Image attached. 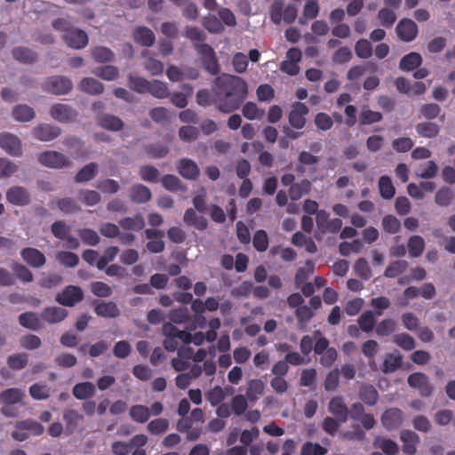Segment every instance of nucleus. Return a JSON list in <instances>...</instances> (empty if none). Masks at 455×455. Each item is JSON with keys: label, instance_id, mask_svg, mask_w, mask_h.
<instances>
[{"label": "nucleus", "instance_id": "nucleus-10", "mask_svg": "<svg viewBox=\"0 0 455 455\" xmlns=\"http://www.w3.org/2000/svg\"><path fill=\"white\" fill-rule=\"evenodd\" d=\"M50 115L58 122L69 123L76 119L77 113L67 104L57 103L51 107Z\"/></svg>", "mask_w": 455, "mask_h": 455}, {"label": "nucleus", "instance_id": "nucleus-36", "mask_svg": "<svg viewBox=\"0 0 455 455\" xmlns=\"http://www.w3.org/2000/svg\"><path fill=\"white\" fill-rule=\"evenodd\" d=\"M13 58L22 63L31 64L36 60V53L27 47H14L12 51Z\"/></svg>", "mask_w": 455, "mask_h": 455}, {"label": "nucleus", "instance_id": "nucleus-21", "mask_svg": "<svg viewBox=\"0 0 455 455\" xmlns=\"http://www.w3.org/2000/svg\"><path fill=\"white\" fill-rule=\"evenodd\" d=\"M134 41L145 47H150L156 41L154 32L147 27H137L133 30Z\"/></svg>", "mask_w": 455, "mask_h": 455}, {"label": "nucleus", "instance_id": "nucleus-24", "mask_svg": "<svg viewBox=\"0 0 455 455\" xmlns=\"http://www.w3.org/2000/svg\"><path fill=\"white\" fill-rule=\"evenodd\" d=\"M68 310L60 307H45L41 316L43 320L49 323H57L63 321L68 316Z\"/></svg>", "mask_w": 455, "mask_h": 455}, {"label": "nucleus", "instance_id": "nucleus-54", "mask_svg": "<svg viewBox=\"0 0 455 455\" xmlns=\"http://www.w3.org/2000/svg\"><path fill=\"white\" fill-rule=\"evenodd\" d=\"M118 68L111 65L98 67L93 70L96 76L107 81L115 80L118 76Z\"/></svg>", "mask_w": 455, "mask_h": 455}, {"label": "nucleus", "instance_id": "nucleus-61", "mask_svg": "<svg viewBox=\"0 0 455 455\" xmlns=\"http://www.w3.org/2000/svg\"><path fill=\"white\" fill-rule=\"evenodd\" d=\"M355 52L358 58L368 59L372 55V45L366 39H359L355 43Z\"/></svg>", "mask_w": 455, "mask_h": 455}, {"label": "nucleus", "instance_id": "nucleus-11", "mask_svg": "<svg viewBox=\"0 0 455 455\" xmlns=\"http://www.w3.org/2000/svg\"><path fill=\"white\" fill-rule=\"evenodd\" d=\"M408 384L412 388L418 389L422 396H429L433 387L429 383L428 377L421 372H414L409 375Z\"/></svg>", "mask_w": 455, "mask_h": 455}, {"label": "nucleus", "instance_id": "nucleus-40", "mask_svg": "<svg viewBox=\"0 0 455 455\" xmlns=\"http://www.w3.org/2000/svg\"><path fill=\"white\" fill-rule=\"evenodd\" d=\"M379 190L380 196L384 199L390 200L395 195V188L392 180L387 175H383L379 180Z\"/></svg>", "mask_w": 455, "mask_h": 455}, {"label": "nucleus", "instance_id": "nucleus-34", "mask_svg": "<svg viewBox=\"0 0 455 455\" xmlns=\"http://www.w3.org/2000/svg\"><path fill=\"white\" fill-rule=\"evenodd\" d=\"M455 198L454 191L449 187H441L435 193V202L441 207L450 206Z\"/></svg>", "mask_w": 455, "mask_h": 455}, {"label": "nucleus", "instance_id": "nucleus-13", "mask_svg": "<svg viewBox=\"0 0 455 455\" xmlns=\"http://www.w3.org/2000/svg\"><path fill=\"white\" fill-rule=\"evenodd\" d=\"M0 147L12 156H20L22 154L20 139L11 133H3L0 135Z\"/></svg>", "mask_w": 455, "mask_h": 455}, {"label": "nucleus", "instance_id": "nucleus-39", "mask_svg": "<svg viewBox=\"0 0 455 455\" xmlns=\"http://www.w3.org/2000/svg\"><path fill=\"white\" fill-rule=\"evenodd\" d=\"M383 119L380 112L373 111L368 106H364L359 115V123L361 125H370L379 123Z\"/></svg>", "mask_w": 455, "mask_h": 455}, {"label": "nucleus", "instance_id": "nucleus-15", "mask_svg": "<svg viewBox=\"0 0 455 455\" xmlns=\"http://www.w3.org/2000/svg\"><path fill=\"white\" fill-rule=\"evenodd\" d=\"M6 199L13 205L25 206L30 203V195L25 188L14 186L7 190Z\"/></svg>", "mask_w": 455, "mask_h": 455}, {"label": "nucleus", "instance_id": "nucleus-42", "mask_svg": "<svg viewBox=\"0 0 455 455\" xmlns=\"http://www.w3.org/2000/svg\"><path fill=\"white\" fill-rule=\"evenodd\" d=\"M119 226L127 230H141L145 227V221L140 214L134 217H126L119 220Z\"/></svg>", "mask_w": 455, "mask_h": 455}, {"label": "nucleus", "instance_id": "nucleus-16", "mask_svg": "<svg viewBox=\"0 0 455 455\" xmlns=\"http://www.w3.org/2000/svg\"><path fill=\"white\" fill-rule=\"evenodd\" d=\"M20 256L22 259L30 267L39 268L46 262L44 254L38 249L27 247L21 250Z\"/></svg>", "mask_w": 455, "mask_h": 455}, {"label": "nucleus", "instance_id": "nucleus-57", "mask_svg": "<svg viewBox=\"0 0 455 455\" xmlns=\"http://www.w3.org/2000/svg\"><path fill=\"white\" fill-rule=\"evenodd\" d=\"M119 252V248L116 246L108 247L103 255L98 259L96 266L98 269L102 270L106 268L107 265L113 261Z\"/></svg>", "mask_w": 455, "mask_h": 455}, {"label": "nucleus", "instance_id": "nucleus-62", "mask_svg": "<svg viewBox=\"0 0 455 455\" xmlns=\"http://www.w3.org/2000/svg\"><path fill=\"white\" fill-rule=\"evenodd\" d=\"M78 235L84 243L90 246H96L100 241L98 233L92 228L80 229Z\"/></svg>", "mask_w": 455, "mask_h": 455}, {"label": "nucleus", "instance_id": "nucleus-26", "mask_svg": "<svg viewBox=\"0 0 455 455\" xmlns=\"http://www.w3.org/2000/svg\"><path fill=\"white\" fill-rule=\"evenodd\" d=\"M359 398L369 406H374L379 401V393L371 384L363 383L358 391Z\"/></svg>", "mask_w": 455, "mask_h": 455}, {"label": "nucleus", "instance_id": "nucleus-9", "mask_svg": "<svg viewBox=\"0 0 455 455\" xmlns=\"http://www.w3.org/2000/svg\"><path fill=\"white\" fill-rule=\"evenodd\" d=\"M309 113L308 108L302 102H295L291 106L288 120L291 127L300 130L306 124V116Z\"/></svg>", "mask_w": 455, "mask_h": 455}, {"label": "nucleus", "instance_id": "nucleus-48", "mask_svg": "<svg viewBox=\"0 0 455 455\" xmlns=\"http://www.w3.org/2000/svg\"><path fill=\"white\" fill-rule=\"evenodd\" d=\"M12 116L17 121L28 122L35 117V111L28 105H18L12 109Z\"/></svg>", "mask_w": 455, "mask_h": 455}, {"label": "nucleus", "instance_id": "nucleus-64", "mask_svg": "<svg viewBox=\"0 0 455 455\" xmlns=\"http://www.w3.org/2000/svg\"><path fill=\"white\" fill-rule=\"evenodd\" d=\"M327 449L319 443L306 442L300 451V455H325Z\"/></svg>", "mask_w": 455, "mask_h": 455}, {"label": "nucleus", "instance_id": "nucleus-50", "mask_svg": "<svg viewBox=\"0 0 455 455\" xmlns=\"http://www.w3.org/2000/svg\"><path fill=\"white\" fill-rule=\"evenodd\" d=\"M409 267V264L404 259H399L391 262L384 272V275L388 278H395L403 274Z\"/></svg>", "mask_w": 455, "mask_h": 455}, {"label": "nucleus", "instance_id": "nucleus-45", "mask_svg": "<svg viewBox=\"0 0 455 455\" xmlns=\"http://www.w3.org/2000/svg\"><path fill=\"white\" fill-rule=\"evenodd\" d=\"M147 92L150 93L156 99H165L170 95L167 84L158 80H153L152 82H149L148 90Z\"/></svg>", "mask_w": 455, "mask_h": 455}, {"label": "nucleus", "instance_id": "nucleus-20", "mask_svg": "<svg viewBox=\"0 0 455 455\" xmlns=\"http://www.w3.org/2000/svg\"><path fill=\"white\" fill-rule=\"evenodd\" d=\"M179 173L185 179L194 180L199 176V168L191 159L182 158L178 164Z\"/></svg>", "mask_w": 455, "mask_h": 455}, {"label": "nucleus", "instance_id": "nucleus-18", "mask_svg": "<svg viewBox=\"0 0 455 455\" xmlns=\"http://www.w3.org/2000/svg\"><path fill=\"white\" fill-rule=\"evenodd\" d=\"M60 129L58 126L49 124H41L33 129V136L42 141H50L60 134Z\"/></svg>", "mask_w": 455, "mask_h": 455}, {"label": "nucleus", "instance_id": "nucleus-2", "mask_svg": "<svg viewBox=\"0 0 455 455\" xmlns=\"http://www.w3.org/2000/svg\"><path fill=\"white\" fill-rule=\"evenodd\" d=\"M194 48L200 56L204 69L210 75H217L220 65L213 48L206 43H195Z\"/></svg>", "mask_w": 455, "mask_h": 455}, {"label": "nucleus", "instance_id": "nucleus-43", "mask_svg": "<svg viewBox=\"0 0 455 455\" xmlns=\"http://www.w3.org/2000/svg\"><path fill=\"white\" fill-rule=\"evenodd\" d=\"M98 164L96 163H90L84 165L76 175L75 180L77 183L87 182L92 180L97 174Z\"/></svg>", "mask_w": 455, "mask_h": 455}, {"label": "nucleus", "instance_id": "nucleus-28", "mask_svg": "<svg viewBox=\"0 0 455 455\" xmlns=\"http://www.w3.org/2000/svg\"><path fill=\"white\" fill-rule=\"evenodd\" d=\"M97 123L100 127L113 132L121 131L124 127V123L119 117L108 114L100 115Z\"/></svg>", "mask_w": 455, "mask_h": 455}, {"label": "nucleus", "instance_id": "nucleus-14", "mask_svg": "<svg viewBox=\"0 0 455 455\" xmlns=\"http://www.w3.org/2000/svg\"><path fill=\"white\" fill-rule=\"evenodd\" d=\"M328 411L341 423H345L348 419V408L342 396L332 397L328 403Z\"/></svg>", "mask_w": 455, "mask_h": 455}, {"label": "nucleus", "instance_id": "nucleus-4", "mask_svg": "<svg viewBox=\"0 0 455 455\" xmlns=\"http://www.w3.org/2000/svg\"><path fill=\"white\" fill-rule=\"evenodd\" d=\"M73 88L72 81L64 76H52L48 77L43 84V89L55 95L68 93Z\"/></svg>", "mask_w": 455, "mask_h": 455}, {"label": "nucleus", "instance_id": "nucleus-12", "mask_svg": "<svg viewBox=\"0 0 455 455\" xmlns=\"http://www.w3.org/2000/svg\"><path fill=\"white\" fill-rule=\"evenodd\" d=\"M67 45L73 49H83L88 44L87 34L79 28H74L62 36Z\"/></svg>", "mask_w": 455, "mask_h": 455}, {"label": "nucleus", "instance_id": "nucleus-56", "mask_svg": "<svg viewBox=\"0 0 455 455\" xmlns=\"http://www.w3.org/2000/svg\"><path fill=\"white\" fill-rule=\"evenodd\" d=\"M242 113L249 120L260 119L264 116V110L259 109L252 101H248L243 106Z\"/></svg>", "mask_w": 455, "mask_h": 455}, {"label": "nucleus", "instance_id": "nucleus-52", "mask_svg": "<svg viewBox=\"0 0 455 455\" xmlns=\"http://www.w3.org/2000/svg\"><path fill=\"white\" fill-rule=\"evenodd\" d=\"M149 82L145 78L130 74L128 76V85L131 90L138 93H145L148 90Z\"/></svg>", "mask_w": 455, "mask_h": 455}, {"label": "nucleus", "instance_id": "nucleus-31", "mask_svg": "<svg viewBox=\"0 0 455 455\" xmlns=\"http://www.w3.org/2000/svg\"><path fill=\"white\" fill-rule=\"evenodd\" d=\"M129 416L132 421L144 424L150 419V411L146 405L135 404L130 407Z\"/></svg>", "mask_w": 455, "mask_h": 455}, {"label": "nucleus", "instance_id": "nucleus-6", "mask_svg": "<svg viewBox=\"0 0 455 455\" xmlns=\"http://www.w3.org/2000/svg\"><path fill=\"white\" fill-rule=\"evenodd\" d=\"M84 299V293L79 286L68 285L56 295L55 300L64 307H74Z\"/></svg>", "mask_w": 455, "mask_h": 455}, {"label": "nucleus", "instance_id": "nucleus-27", "mask_svg": "<svg viewBox=\"0 0 455 455\" xmlns=\"http://www.w3.org/2000/svg\"><path fill=\"white\" fill-rule=\"evenodd\" d=\"M78 88L81 92L91 95H99L104 91L103 84L92 77L83 78L79 83Z\"/></svg>", "mask_w": 455, "mask_h": 455}, {"label": "nucleus", "instance_id": "nucleus-49", "mask_svg": "<svg viewBox=\"0 0 455 455\" xmlns=\"http://www.w3.org/2000/svg\"><path fill=\"white\" fill-rule=\"evenodd\" d=\"M23 396V392L19 388H8L0 394L1 401L10 405L20 403Z\"/></svg>", "mask_w": 455, "mask_h": 455}, {"label": "nucleus", "instance_id": "nucleus-46", "mask_svg": "<svg viewBox=\"0 0 455 455\" xmlns=\"http://www.w3.org/2000/svg\"><path fill=\"white\" fill-rule=\"evenodd\" d=\"M169 425L168 419L157 418L148 423L147 430L152 435H161L168 430Z\"/></svg>", "mask_w": 455, "mask_h": 455}, {"label": "nucleus", "instance_id": "nucleus-1", "mask_svg": "<svg viewBox=\"0 0 455 455\" xmlns=\"http://www.w3.org/2000/svg\"><path fill=\"white\" fill-rule=\"evenodd\" d=\"M212 104L221 113L237 110L248 95V84L242 77L222 74L212 84Z\"/></svg>", "mask_w": 455, "mask_h": 455}, {"label": "nucleus", "instance_id": "nucleus-23", "mask_svg": "<svg viewBox=\"0 0 455 455\" xmlns=\"http://www.w3.org/2000/svg\"><path fill=\"white\" fill-rule=\"evenodd\" d=\"M94 312L98 316L104 318H116L120 315V310L114 301H101L95 305Z\"/></svg>", "mask_w": 455, "mask_h": 455}, {"label": "nucleus", "instance_id": "nucleus-29", "mask_svg": "<svg viewBox=\"0 0 455 455\" xmlns=\"http://www.w3.org/2000/svg\"><path fill=\"white\" fill-rule=\"evenodd\" d=\"M151 196L150 189L142 184H135L130 190V198L136 204H145L151 199Z\"/></svg>", "mask_w": 455, "mask_h": 455}, {"label": "nucleus", "instance_id": "nucleus-33", "mask_svg": "<svg viewBox=\"0 0 455 455\" xmlns=\"http://www.w3.org/2000/svg\"><path fill=\"white\" fill-rule=\"evenodd\" d=\"M373 445L375 448L380 449L386 455H396L399 451V446L395 441L382 436H377Z\"/></svg>", "mask_w": 455, "mask_h": 455}, {"label": "nucleus", "instance_id": "nucleus-7", "mask_svg": "<svg viewBox=\"0 0 455 455\" xmlns=\"http://www.w3.org/2000/svg\"><path fill=\"white\" fill-rule=\"evenodd\" d=\"M395 32L400 40L409 43L417 37L419 28L412 20L403 18L397 23Z\"/></svg>", "mask_w": 455, "mask_h": 455}, {"label": "nucleus", "instance_id": "nucleus-25", "mask_svg": "<svg viewBox=\"0 0 455 455\" xmlns=\"http://www.w3.org/2000/svg\"><path fill=\"white\" fill-rule=\"evenodd\" d=\"M63 420L66 423V432L73 434L84 421V416L74 409H68L63 412Z\"/></svg>", "mask_w": 455, "mask_h": 455}, {"label": "nucleus", "instance_id": "nucleus-59", "mask_svg": "<svg viewBox=\"0 0 455 455\" xmlns=\"http://www.w3.org/2000/svg\"><path fill=\"white\" fill-rule=\"evenodd\" d=\"M396 329V323L393 319L387 318L380 321L376 328V334L379 337H385L392 334Z\"/></svg>", "mask_w": 455, "mask_h": 455}, {"label": "nucleus", "instance_id": "nucleus-5", "mask_svg": "<svg viewBox=\"0 0 455 455\" xmlns=\"http://www.w3.org/2000/svg\"><path fill=\"white\" fill-rule=\"evenodd\" d=\"M38 162L46 167L61 169L71 165L70 160L57 151H44L37 156Z\"/></svg>", "mask_w": 455, "mask_h": 455}, {"label": "nucleus", "instance_id": "nucleus-47", "mask_svg": "<svg viewBox=\"0 0 455 455\" xmlns=\"http://www.w3.org/2000/svg\"><path fill=\"white\" fill-rule=\"evenodd\" d=\"M409 254L412 258L419 257L425 249V241L420 235H412L408 241Z\"/></svg>", "mask_w": 455, "mask_h": 455}, {"label": "nucleus", "instance_id": "nucleus-22", "mask_svg": "<svg viewBox=\"0 0 455 455\" xmlns=\"http://www.w3.org/2000/svg\"><path fill=\"white\" fill-rule=\"evenodd\" d=\"M312 188V183L307 179H303L299 182H295L288 189V195L291 200L298 201L303 196L309 194Z\"/></svg>", "mask_w": 455, "mask_h": 455}, {"label": "nucleus", "instance_id": "nucleus-55", "mask_svg": "<svg viewBox=\"0 0 455 455\" xmlns=\"http://www.w3.org/2000/svg\"><path fill=\"white\" fill-rule=\"evenodd\" d=\"M78 199L88 206H94L100 202V195L95 190L82 189L78 192Z\"/></svg>", "mask_w": 455, "mask_h": 455}, {"label": "nucleus", "instance_id": "nucleus-60", "mask_svg": "<svg viewBox=\"0 0 455 455\" xmlns=\"http://www.w3.org/2000/svg\"><path fill=\"white\" fill-rule=\"evenodd\" d=\"M12 270L15 276L23 283H30L34 280L32 272L20 263H13L12 265Z\"/></svg>", "mask_w": 455, "mask_h": 455}, {"label": "nucleus", "instance_id": "nucleus-17", "mask_svg": "<svg viewBox=\"0 0 455 455\" xmlns=\"http://www.w3.org/2000/svg\"><path fill=\"white\" fill-rule=\"evenodd\" d=\"M400 440L403 443V451L407 455H414L417 447L420 443L419 435L411 430H403L400 434Z\"/></svg>", "mask_w": 455, "mask_h": 455}, {"label": "nucleus", "instance_id": "nucleus-58", "mask_svg": "<svg viewBox=\"0 0 455 455\" xmlns=\"http://www.w3.org/2000/svg\"><path fill=\"white\" fill-rule=\"evenodd\" d=\"M202 24L210 33L220 34L224 30L221 21L215 15L205 16Z\"/></svg>", "mask_w": 455, "mask_h": 455}, {"label": "nucleus", "instance_id": "nucleus-8", "mask_svg": "<svg viewBox=\"0 0 455 455\" xmlns=\"http://www.w3.org/2000/svg\"><path fill=\"white\" fill-rule=\"evenodd\" d=\"M403 412L395 407L386 410L381 416V423L388 431L398 429L403 425Z\"/></svg>", "mask_w": 455, "mask_h": 455}, {"label": "nucleus", "instance_id": "nucleus-38", "mask_svg": "<svg viewBox=\"0 0 455 455\" xmlns=\"http://www.w3.org/2000/svg\"><path fill=\"white\" fill-rule=\"evenodd\" d=\"M94 61L99 63L112 62L115 60L114 52L108 47L95 46L91 50Z\"/></svg>", "mask_w": 455, "mask_h": 455}, {"label": "nucleus", "instance_id": "nucleus-37", "mask_svg": "<svg viewBox=\"0 0 455 455\" xmlns=\"http://www.w3.org/2000/svg\"><path fill=\"white\" fill-rule=\"evenodd\" d=\"M265 384L261 379H254L248 382L246 397L251 402H256L264 393Z\"/></svg>", "mask_w": 455, "mask_h": 455}, {"label": "nucleus", "instance_id": "nucleus-51", "mask_svg": "<svg viewBox=\"0 0 455 455\" xmlns=\"http://www.w3.org/2000/svg\"><path fill=\"white\" fill-rule=\"evenodd\" d=\"M402 365V355L398 354H387L382 366V371L390 373L395 371Z\"/></svg>", "mask_w": 455, "mask_h": 455}, {"label": "nucleus", "instance_id": "nucleus-44", "mask_svg": "<svg viewBox=\"0 0 455 455\" xmlns=\"http://www.w3.org/2000/svg\"><path fill=\"white\" fill-rule=\"evenodd\" d=\"M357 323L362 331L370 333L373 331L376 323L375 314L371 310L364 311L359 316Z\"/></svg>", "mask_w": 455, "mask_h": 455}, {"label": "nucleus", "instance_id": "nucleus-35", "mask_svg": "<svg viewBox=\"0 0 455 455\" xmlns=\"http://www.w3.org/2000/svg\"><path fill=\"white\" fill-rule=\"evenodd\" d=\"M20 324L27 329L37 331L42 327L40 318L35 312L22 313L19 316Z\"/></svg>", "mask_w": 455, "mask_h": 455}, {"label": "nucleus", "instance_id": "nucleus-19", "mask_svg": "<svg viewBox=\"0 0 455 455\" xmlns=\"http://www.w3.org/2000/svg\"><path fill=\"white\" fill-rule=\"evenodd\" d=\"M145 235L150 240L147 243V248L150 252L159 253L164 250V243L162 240L164 232L162 230L148 228L145 230Z\"/></svg>", "mask_w": 455, "mask_h": 455}, {"label": "nucleus", "instance_id": "nucleus-63", "mask_svg": "<svg viewBox=\"0 0 455 455\" xmlns=\"http://www.w3.org/2000/svg\"><path fill=\"white\" fill-rule=\"evenodd\" d=\"M7 363L12 370H22L28 364V355L25 353L13 354L8 357Z\"/></svg>", "mask_w": 455, "mask_h": 455}, {"label": "nucleus", "instance_id": "nucleus-30", "mask_svg": "<svg viewBox=\"0 0 455 455\" xmlns=\"http://www.w3.org/2000/svg\"><path fill=\"white\" fill-rule=\"evenodd\" d=\"M72 394L78 400L89 399L95 395V386L89 381L77 383L73 387Z\"/></svg>", "mask_w": 455, "mask_h": 455}, {"label": "nucleus", "instance_id": "nucleus-32", "mask_svg": "<svg viewBox=\"0 0 455 455\" xmlns=\"http://www.w3.org/2000/svg\"><path fill=\"white\" fill-rule=\"evenodd\" d=\"M422 63V57L419 53L412 52L404 55L399 63L400 69L403 71H412L419 68Z\"/></svg>", "mask_w": 455, "mask_h": 455}, {"label": "nucleus", "instance_id": "nucleus-41", "mask_svg": "<svg viewBox=\"0 0 455 455\" xmlns=\"http://www.w3.org/2000/svg\"><path fill=\"white\" fill-rule=\"evenodd\" d=\"M416 131L419 136L432 139L438 135L440 127L435 123L422 122L416 125Z\"/></svg>", "mask_w": 455, "mask_h": 455}, {"label": "nucleus", "instance_id": "nucleus-3", "mask_svg": "<svg viewBox=\"0 0 455 455\" xmlns=\"http://www.w3.org/2000/svg\"><path fill=\"white\" fill-rule=\"evenodd\" d=\"M15 427L19 431H13L12 437L19 442H23L28 438L29 435L26 431L30 432L33 435H41L44 431V427L40 423L32 419L17 421Z\"/></svg>", "mask_w": 455, "mask_h": 455}, {"label": "nucleus", "instance_id": "nucleus-53", "mask_svg": "<svg viewBox=\"0 0 455 455\" xmlns=\"http://www.w3.org/2000/svg\"><path fill=\"white\" fill-rule=\"evenodd\" d=\"M252 243L254 249L259 252H264L267 250L269 239L267 232L263 229L257 230L254 233Z\"/></svg>", "mask_w": 455, "mask_h": 455}]
</instances>
